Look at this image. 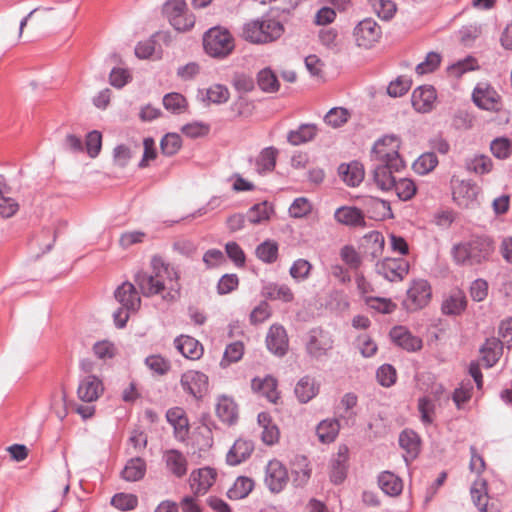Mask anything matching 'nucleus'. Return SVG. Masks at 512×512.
<instances>
[{
	"label": "nucleus",
	"instance_id": "obj_11",
	"mask_svg": "<svg viewBox=\"0 0 512 512\" xmlns=\"http://www.w3.org/2000/svg\"><path fill=\"white\" fill-rule=\"evenodd\" d=\"M473 102L481 109L498 111L500 109V95L488 84H478L472 93Z\"/></svg>",
	"mask_w": 512,
	"mask_h": 512
},
{
	"label": "nucleus",
	"instance_id": "obj_50",
	"mask_svg": "<svg viewBox=\"0 0 512 512\" xmlns=\"http://www.w3.org/2000/svg\"><path fill=\"white\" fill-rule=\"evenodd\" d=\"M244 353V345L240 341H236L227 345L223 359L221 360V366L226 367L231 363L238 362Z\"/></svg>",
	"mask_w": 512,
	"mask_h": 512
},
{
	"label": "nucleus",
	"instance_id": "obj_52",
	"mask_svg": "<svg viewBox=\"0 0 512 512\" xmlns=\"http://www.w3.org/2000/svg\"><path fill=\"white\" fill-rule=\"evenodd\" d=\"M312 265L306 259H297L293 262L290 267L289 273L293 279L296 281H304L306 280L311 272Z\"/></svg>",
	"mask_w": 512,
	"mask_h": 512
},
{
	"label": "nucleus",
	"instance_id": "obj_55",
	"mask_svg": "<svg viewBox=\"0 0 512 512\" xmlns=\"http://www.w3.org/2000/svg\"><path fill=\"white\" fill-rule=\"evenodd\" d=\"M412 81L406 76H399L391 81L387 87V93L391 97H401L408 92Z\"/></svg>",
	"mask_w": 512,
	"mask_h": 512
},
{
	"label": "nucleus",
	"instance_id": "obj_35",
	"mask_svg": "<svg viewBox=\"0 0 512 512\" xmlns=\"http://www.w3.org/2000/svg\"><path fill=\"white\" fill-rule=\"evenodd\" d=\"M278 150L273 147H266L261 150L256 158V170L259 174L270 173L275 169Z\"/></svg>",
	"mask_w": 512,
	"mask_h": 512
},
{
	"label": "nucleus",
	"instance_id": "obj_5",
	"mask_svg": "<svg viewBox=\"0 0 512 512\" xmlns=\"http://www.w3.org/2000/svg\"><path fill=\"white\" fill-rule=\"evenodd\" d=\"M205 52L214 58H225L234 49L233 38L227 29L213 27L203 37Z\"/></svg>",
	"mask_w": 512,
	"mask_h": 512
},
{
	"label": "nucleus",
	"instance_id": "obj_24",
	"mask_svg": "<svg viewBox=\"0 0 512 512\" xmlns=\"http://www.w3.org/2000/svg\"><path fill=\"white\" fill-rule=\"evenodd\" d=\"M399 445L405 451V461L409 462L418 456L420 438L413 430L405 429L399 435Z\"/></svg>",
	"mask_w": 512,
	"mask_h": 512
},
{
	"label": "nucleus",
	"instance_id": "obj_64",
	"mask_svg": "<svg viewBox=\"0 0 512 512\" xmlns=\"http://www.w3.org/2000/svg\"><path fill=\"white\" fill-rule=\"evenodd\" d=\"M185 10H187L185 0H168L163 6V14L169 22L172 18L178 17Z\"/></svg>",
	"mask_w": 512,
	"mask_h": 512
},
{
	"label": "nucleus",
	"instance_id": "obj_60",
	"mask_svg": "<svg viewBox=\"0 0 512 512\" xmlns=\"http://www.w3.org/2000/svg\"><path fill=\"white\" fill-rule=\"evenodd\" d=\"M340 257L351 269H358L362 264L359 253L351 245H345L341 248Z\"/></svg>",
	"mask_w": 512,
	"mask_h": 512
},
{
	"label": "nucleus",
	"instance_id": "obj_16",
	"mask_svg": "<svg viewBox=\"0 0 512 512\" xmlns=\"http://www.w3.org/2000/svg\"><path fill=\"white\" fill-rule=\"evenodd\" d=\"M266 346L277 356H284L288 350V336L283 326L272 325L266 336Z\"/></svg>",
	"mask_w": 512,
	"mask_h": 512
},
{
	"label": "nucleus",
	"instance_id": "obj_30",
	"mask_svg": "<svg viewBox=\"0 0 512 512\" xmlns=\"http://www.w3.org/2000/svg\"><path fill=\"white\" fill-rule=\"evenodd\" d=\"M251 386L254 391L259 392L272 403H276L279 399L277 380L272 376H266L264 379L254 378Z\"/></svg>",
	"mask_w": 512,
	"mask_h": 512
},
{
	"label": "nucleus",
	"instance_id": "obj_49",
	"mask_svg": "<svg viewBox=\"0 0 512 512\" xmlns=\"http://www.w3.org/2000/svg\"><path fill=\"white\" fill-rule=\"evenodd\" d=\"M392 189L402 201L410 200L416 193L415 183L407 178H400L399 180L396 179L395 185H393Z\"/></svg>",
	"mask_w": 512,
	"mask_h": 512
},
{
	"label": "nucleus",
	"instance_id": "obj_58",
	"mask_svg": "<svg viewBox=\"0 0 512 512\" xmlns=\"http://www.w3.org/2000/svg\"><path fill=\"white\" fill-rule=\"evenodd\" d=\"M206 97L212 103L222 104L228 101L230 93L226 86L214 84L206 90Z\"/></svg>",
	"mask_w": 512,
	"mask_h": 512
},
{
	"label": "nucleus",
	"instance_id": "obj_43",
	"mask_svg": "<svg viewBox=\"0 0 512 512\" xmlns=\"http://www.w3.org/2000/svg\"><path fill=\"white\" fill-rule=\"evenodd\" d=\"M466 168L476 174H487L493 168V162L487 155H475L470 159L466 160Z\"/></svg>",
	"mask_w": 512,
	"mask_h": 512
},
{
	"label": "nucleus",
	"instance_id": "obj_22",
	"mask_svg": "<svg viewBox=\"0 0 512 512\" xmlns=\"http://www.w3.org/2000/svg\"><path fill=\"white\" fill-rule=\"evenodd\" d=\"M338 174L343 182L351 187L358 186L363 181L365 176L364 167L358 161H352L348 164H341L338 167Z\"/></svg>",
	"mask_w": 512,
	"mask_h": 512
},
{
	"label": "nucleus",
	"instance_id": "obj_7",
	"mask_svg": "<svg viewBox=\"0 0 512 512\" xmlns=\"http://www.w3.org/2000/svg\"><path fill=\"white\" fill-rule=\"evenodd\" d=\"M432 288L426 279H415L411 282L403 306L409 312L425 308L431 301Z\"/></svg>",
	"mask_w": 512,
	"mask_h": 512
},
{
	"label": "nucleus",
	"instance_id": "obj_14",
	"mask_svg": "<svg viewBox=\"0 0 512 512\" xmlns=\"http://www.w3.org/2000/svg\"><path fill=\"white\" fill-rule=\"evenodd\" d=\"M436 98L435 88L431 85H423L413 91L411 102L417 112L428 113L433 109Z\"/></svg>",
	"mask_w": 512,
	"mask_h": 512
},
{
	"label": "nucleus",
	"instance_id": "obj_1",
	"mask_svg": "<svg viewBox=\"0 0 512 512\" xmlns=\"http://www.w3.org/2000/svg\"><path fill=\"white\" fill-rule=\"evenodd\" d=\"M495 242L489 236H475L452 246L451 256L458 266L472 267L492 259Z\"/></svg>",
	"mask_w": 512,
	"mask_h": 512
},
{
	"label": "nucleus",
	"instance_id": "obj_57",
	"mask_svg": "<svg viewBox=\"0 0 512 512\" xmlns=\"http://www.w3.org/2000/svg\"><path fill=\"white\" fill-rule=\"evenodd\" d=\"M477 61L472 56H467L463 60H459L456 63L448 67L450 74L455 77H461L464 73L477 69Z\"/></svg>",
	"mask_w": 512,
	"mask_h": 512
},
{
	"label": "nucleus",
	"instance_id": "obj_10",
	"mask_svg": "<svg viewBox=\"0 0 512 512\" xmlns=\"http://www.w3.org/2000/svg\"><path fill=\"white\" fill-rule=\"evenodd\" d=\"M376 272L390 282L401 281L409 272V264L403 258H386L376 264Z\"/></svg>",
	"mask_w": 512,
	"mask_h": 512
},
{
	"label": "nucleus",
	"instance_id": "obj_36",
	"mask_svg": "<svg viewBox=\"0 0 512 512\" xmlns=\"http://www.w3.org/2000/svg\"><path fill=\"white\" fill-rule=\"evenodd\" d=\"M263 295L267 299L282 300L283 302H291L294 299L292 290L286 284L269 283L264 286Z\"/></svg>",
	"mask_w": 512,
	"mask_h": 512
},
{
	"label": "nucleus",
	"instance_id": "obj_33",
	"mask_svg": "<svg viewBox=\"0 0 512 512\" xmlns=\"http://www.w3.org/2000/svg\"><path fill=\"white\" fill-rule=\"evenodd\" d=\"M340 423L336 418L322 420L316 427V433L321 443H332L338 436Z\"/></svg>",
	"mask_w": 512,
	"mask_h": 512
},
{
	"label": "nucleus",
	"instance_id": "obj_17",
	"mask_svg": "<svg viewBox=\"0 0 512 512\" xmlns=\"http://www.w3.org/2000/svg\"><path fill=\"white\" fill-rule=\"evenodd\" d=\"M392 341L408 352H415L422 348V340L414 336L407 328L396 326L390 331Z\"/></svg>",
	"mask_w": 512,
	"mask_h": 512
},
{
	"label": "nucleus",
	"instance_id": "obj_53",
	"mask_svg": "<svg viewBox=\"0 0 512 512\" xmlns=\"http://www.w3.org/2000/svg\"><path fill=\"white\" fill-rule=\"evenodd\" d=\"M490 150L498 159H507L512 154V142L504 137L496 138L491 142Z\"/></svg>",
	"mask_w": 512,
	"mask_h": 512
},
{
	"label": "nucleus",
	"instance_id": "obj_42",
	"mask_svg": "<svg viewBox=\"0 0 512 512\" xmlns=\"http://www.w3.org/2000/svg\"><path fill=\"white\" fill-rule=\"evenodd\" d=\"M255 253L262 262L272 264L278 258V244L273 240H266L257 246Z\"/></svg>",
	"mask_w": 512,
	"mask_h": 512
},
{
	"label": "nucleus",
	"instance_id": "obj_20",
	"mask_svg": "<svg viewBox=\"0 0 512 512\" xmlns=\"http://www.w3.org/2000/svg\"><path fill=\"white\" fill-rule=\"evenodd\" d=\"M319 389L320 385L316 379L305 375L296 383L294 393L300 403L306 404L318 395Z\"/></svg>",
	"mask_w": 512,
	"mask_h": 512
},
{
	"label": "nucleus",
	"instance_id": "obj_32",
	"mask_svg": "<svg viewBox=\"0 0 512 512\" xmlns=\"http://www.w3.org/2000/svg\"><path fill=\"white\" fill-rule=\"evenodd\" d=\"M348 458V447L346 445H340L336 456L331 460V473L333 480H345L347 477Z\"/></svg>",
	"mask_w": 512,
	"mask_h": 512
},
{
	"label": "nucleus",
	"instance_id": "obj_2",
	"mask_svg": "<svg viewBox=\"0 0 512 512\" xmlns=\"http://www.w3.org/2000/svg\"><path fill=\"white\" fill-rule=\"evenodd\" d=\"M151 272L138 271L134 281L145 297H151L164 291L167 282H177L178 272L160 256H153L151 259Z\"/></svg>",
	"mask_w": 512,
	"mask_h": 512
},
{
	"label": "nucleus",
	"instance_id": "obj_28",
	"mask_svg": "<svg viewBox=\"0 0 512 512\" xmlns=\"http://www.w3.org/2000/svg\"><path fill=\"white\" fill-rule=\"evenodd\" d=\"M482 360L487 367L494 366L503 353V344L500 339L491 337L487 338L480 348Z\"/></svg>",
	"mask_w": 512,
	"mask_h": 512
},
{
	"label": "nucleus",
	"instance_id": "obj_31",
	"mask_svg": "<svg viewBox=\"0 0 512 512\" xmlns=\"http://www.w3.org/2000/svg\"><path fill=\"white\" fill-rule=\"evenodd\" d=\"M467 306V299L464 292L457 290L447 296L441 305L445 315H460Z\"/></svg>",
	"mask_w": 512,
	"mask_h": 512
},
{
	"label": "nucleus",
	"instance_id": "obj_29",
	"mask_svg": "<svg viewBox=\"0 0 512 512\" xmlns=\"http://www.w3.org/2000/svg\"><path fill=\"white\" fill-rule=\"evenodd\" d=\"M166 419L173 426L177 438L183 439L188 434L189 423L185 411L182 408H170L166 412Z\"/></svg>",
	"mask_w": 512,
	"mask_h": 512
},
{
	"label": "nucleus",
	"instance_id": "obj_44",
	"mask_svg": "<svg viewBox=\"0 0 512 512\" xmlns=\"http://www.w3.org/2000/svg\"><path fill=\"white\" fill-rule=\"evenodd\" d=\"M438 165L437 156L433 152H426L420 155L413 163V169L420 175L431 172Z\"/></svg>",
	"mask_w": 512,
	"mask_h": 512
},
{
	"label": "nucleus",
	"instance_id": "obj_21",
	"mask_svg": "<svg viewBox=\"0 0 512 512\" xmlns=\"http://www.w3.org/2000/svg\"><path fill=\"white\" fill-rule=\"evenodd\" d=\"M217 417L227 425H233L238 420V407L235 401L226 395L218 397L216 403Z\"/></svg>",
	"mask_w": 512,
	"mask_h": 512
},
{
	"label": "nucleus",
	"instance_id": "obj_13",
	"mask_svg": "<svg viewBox=\"0 0 512 512\" xmlns=\"http://www.w3.org/2000/svg\"><path fill=\"white\" fill-rule=\"evenodd\" d=\"M479 187L471 180H460L453 185V200L461 207L471 206L477 199Z\"/></svg>",
	"mask_w": 512,
	"mask_h": 512
},
{
	"label": "nucleus",
	"instance_id": "obj_62",
	"mask_svg": "<svg viewBox=\"0 0 512 512\" xmlns=\"http://www.w3.org/2000/svg\"><path fill=\"white\" fill-rule=\"evenodd\" d=\"M418 410L421 414V420L425 424L433 422V414L435 411L434 401L429 397H421L418 400Z\"/></svg>",
	"mask_w": 512,
	"mask_h": 512
},
{
	"label": "nucleus",
	"instance_id": "obj_19",
	"mask_svg": "<svg viewBox=\"0 0 512 512\" xmlns=\"http://www.w3.org/2000/svg\"><path fill=\"white\" fill-rule=\"evenodd\" d=\"M335 220L349 227H365L366 221L363 212L355 206H342L334 213Z\"/></svg>",
	"mask_w": 512,
	"mask_h": 512
},
{
	"label": "nucleus",
	"instance_id": "obj_61",
	"mask_svg": "<svg viewBox=\"0 0 512 512\" xmlns=\"http://www.w3.org/2000/svg\"><path fill=\"white\" fill-rule=\"evenodd\" d=\"M287 470L285 466L278 460L269 461L266 466L265 480H287Z\"/></svg>",
	"mask_w": 512,
	"mask_h": 512
},
{
	"label": "nucleus",
	"instance_id": "obj_39",
	"mask_svg": "<svg viewBox=\"0 0 512 512\" xmlns=\"http://www.w3.org/2000/svg\"><path fill=\"white\" fill-rule=\"evenodd\" d=\"M146 473V463L140 457L130 459L122 470L123 480H142Z\"/></svg>",
	"mask_w": 512,
	"mask_h": 512
},
{
	"label": "nucleus",
	"instance_id": "obj_63",
	"mask_svg": "<svg viewBox=\"0 0 512 512\" xmlns=\"http://www.w3.org/2000/svg\"><path fill=\"white\" fill-rule=\"evenodd\" d=\"M376 377L380 385L390 387L396 382V370L390 364H384L377 370Z\"/></svg>",
	"mask_w": 512,
	"mask_h": 512
},
{
	"label": "nucleus",
	"instance_id": "obj_27",
	"mask_svg": "<svg viewBox=\"0 0 512 512\" xmlns=\"http://www.w3.org/2000/svg\"><path fill=\"white\" fill-rule=\"evenodd\" d=\"M318 133V127L313 123H305L297 129L290 130L287 134V141L293 146H299L312 141Z\"/></svg>",
	"mask_w": 512,
	"mask_h": 512
},
{
	"label": "nucleus",
	"instance_id": "obj_56",
	"mask_svg": "<svg viewBox=\"0 0 512 512\" xmlns=\"http://www.w3.org/2000/svg\"><path fill=\"white\" fill-rule=\"evenodd\" d=\"M440 62H441V56L439 53H436L433 51L429 52L426 55L425 60L420 62L416 66V72L419 75H424V74L434 72L439 67Z\"/></svg>",
	"mask_w": 512,
	"mask_h": 512
},
{
	"label": "nucleus",
	"instance_id": "obj_4",
	"mask_svg": "<svg viewBox=\"0 0 512 512\" xmlns=\"http://www.w3.org/2000/svg\"><path fill=\"white\" fill-rule=\"evenodd\" d=\"M378 163L373 169V180L376 186L382 191L392 190L395 185L396 177L394 173L400 172L405 163L399 153L395 151L391 154L382 153L381 159H375Z\"/></svg>",
	"mask_w": 512,
	"mask_h": 512
},
{
	"label": "nucleus",
	"instance_id": "obj_9",
	"mask_svg": "<svg viewBox=\"0 0 512 512\" xmlns=\"http://www.w3.org/2000/svg\"><path fill=\"white\" fill-rule=\"evenodd\" d=\"M381 28L376 21L366 18L354 28V37L357 46L371 48L380 38Z\"/></svg>",
	"mask_w": 512,
	"mask_h": 512
},
{
	"label": "nucleus",
	"instance_id": "obj_12",
	"mask_svg": "<svg viewBox=\"0 0 512 512\" xmlns=\"http://www.w3.org/2000/svg\"><path fill=\"white\" fill-rule=\"evenodd\" d=\"M115 299L127 312H136L141 306V298L134 284L123 282L114 292Z\"/></svg>",
	"mask_w": 512,
	"mask_h": 512
},
{
	"label": "nucleus",
	"instance_id": "obj_3",
	"mask_svg": "<svg viewBox=\"0 0 512 512\" xmlns=\"http://www.w3.org/2000/svg\"><path fill=\"white\" fill-rule=\"evenodd\" d=\"M284 32L282 23L272 17L263 16L260 19L246 22L241 30V37L252 44H264L280 38Z\"/></svg>",
	"mask_w": 512,
	"mask_h": 512
},
{
	"label": "nucleus",
	"instance_id": "obj_41",
	"mask_svg": "<svg viewBox=\"0 0 512 512\" xmlns=\"http://www.w3.org/2000/svg\"><path fill=\"white\" fill-rule=\"evenodd\" d=\"M366 242V252L370 254L372 259L380 257L384 250V236L379 231H370L364 237Z\"/></svg>",
	"mask_w": 512,
	"mask_h": 512
},
{
	"label": "nucleus",
	"instance_id": "obj_6",
	"mask_svg": "<svg viewBox=\"0 0 512 512\" xmlns=\"http://www.w3.org/2000/svg\"><path fill=\"white\" fill-rule=\"evenodd\" d=\"M334 347L332 334L321 327L310 329L305 336V351L315 360L328 357Z\"/></svg>",
	"mask_w": 512,
	"mask_h": 512
},
{
	"label": "nucleus",
	"instance_id": "obj_26",
	"mask_svg": "<svg viewBox=\"0 0 512 512\" xmlns=\"http://www.w3.org/2000/svg\"><path fill=\"white\" fill-rule=\"evenodd\" d=\"M253 449L254 446L251 441L238 439L228 451L226 461L229 465H238L251 455Z\"/></svg>",
	"mask_w": 512,
	"mask_h": 512
},
{
	"label": "nucleus",
	"instance_id": "obj_59",
	"mask_svg": "<svg viewBox=\"0 0 512 512\" xmlns=\"http://www.w3.org/2000/svg\"><path fill=\"white\" fill-rule=\"evenodd\" d=\"M254 482H233L227 490V497L231 500H240L248 496L253 490Z\"/></svg>",
	"mask_w": 512,
	"mask_h": 512
},
{
	"label": "nucleus",
	"instance_id": "obj_54",
	"mask_svg": "<svg viewBox=\"0 0 512 512\" xmlns=\"http://www.w3.org/2000/svg\"><path fill=\"white\" fill-rule=\"evenodd\" d=\"M365 303L369 308L383 314H390L396 308V305L390 299L381 297L367 296L365 297Z\"/></svg>",
	"mask_w": 512,
	"mask_h": 512
},
{
	"label": "nucleus",
	"instance_id": "obj_38",
	"mask_svg": "<svg viewBox=\"0 0 512 512\" xmlns=\"http://www.w3.org/2000/svg\"><path fill=\"white\" fill-rule=\"evenodd\" d=\"M400 140L395 135H386L379 139L373 146L372 152L375 159H381L382 153L391 154L392 152L399 153Z\"/></svg>",
	"mask_w": 512,
	"mask_h": 512
},
{
	"label": "nucleus",
	"instance_id": "obj_51",
	"mask_svg": "<svg viewBox=\"0 0 512 512\" xmlns=\"http://www.w3.org/2000/svg\"><path fill=\"white\" fill-rule=\"evenodd\" d=\"M181 137L176 133H167L160 142L161 152L166 156L175 155L181 148Z\"/></svg>",
	"mask_w": 512,
	"mask_h": 512
},
{
	"label": "nucleus",
	"instance_id": "obj_18",
	"mask_svg": "<svg viewBox=\"0 0 512 512\" xmlns=\"http://www.w3.org/2000/svg\"><path fill=\"white\" fill-rule=\"evenodd\" d=\"M174 346L185 358L198 360L202 357L204 349L202 344L189 335H180L175 338Z\"/></svg>",
	"mask_w": 512,
	"mask_h": 512
},
{
	"label": "nucleus",
	"instance_id": "obj_48",
	"mask_svg": "<svg viewBox=\"0 0 512 512\" xmlns=\"http://www.w3.org/2000/svg\"><path fill=\"white\" fill-rule=\"evenodd\" d=\"M111 505L120 511H130L137 507L138 498L130 493H117L111 498Z\"/></svg>",
	"mask_w": 512,
	"mask_h": 512
},
{
	"label": "nucleus",
	"instance_id": "obj_34",
	"mask_svg": "<svg viewBox=\"0 0 512 512\" xmlns=\"http://www.w3.org/2000/svg\"><path fill=\"white\" fill-rule=\"evenodd\" d=\"M166 467L177 478H181L186 474L187 461L185 456L177 450L166 451L163 456Z\"/></svg>",
	"mask_w": 512,
	"mask_h": 512
},
{
	"label": "nucleus",
	"instance_id": "obj_8",
	"mask_svg": "<svg viewBox=\"0 0 512 512\" xmlns=\"http://www.w3.org/2000/svg\"><path fill=\"white\" fill-rule=\"evenodd\" d=\"M180 385L184 392L200 400L208 391L209 380L203 372L188 370L181 375Z\"/></svg>",
	"mask_w": 512,
	"mask_h": 512
},
{
	"label": "nucleus",
	"instance_id": "obj_40",
	"mask_svg": "<svg viewBox=\"0 0 512 512\" xmlns=\"http://www.w3.org/2000/svg\"><path fill=\"white\" fill-rule=\"evenodd\" d=\"M257 84L265 93H275L280 87L276 74L269 67L258 72Z\"/></svg>",
	"mask_w": 512,
	"mask_h": 512
},
{
	"label": "nucleus",
	"instance_id": "obj_45",
	"mask_svg": "<svg viewBox=\"0 0 512 512\" xmlns=\"http://www.w3.org/2000/svg\"><path fill=\"white\" fill-rule=\"evenodd\" d=\"M375 13L383 20H390L397 11L393 0H368Z\"/></svg>",
	"mask_w": 512,
	"mask_h": 512
},
{
	"label": "nucleus",
	"instance_id": "obj_47",
	"mask_svg": "<svg viewBox=\"0 0 512 512\" xmlns=\"http://www.w3.org/2000/svg\"><path fill=\"white\" fill-rule=\"evenodd\" d=\"M163 105L166 110L174 113V114H180L184 112L187 101L185 97L176 92L168 93L163 97Z\"/></svg>",
	"mask_w": 512,
	"mask_h": 512
},
{
	"label": "nucleus",
	"instance_id": "obj_46",
	"mask_svg": "<svg viewBox=\"0 0 512 512\" xmlns=\"http://www.w3.org/2000/svg\"><path fill=\"white\" fill-rule=\"evenodd\" d=\"M349 118L350 113L346 108L334 107L324 116V122L332 128H339L343 126Z\"/></svg>",
	"mask_w": 512,
	"mask_h": 512
},
{
	"label": "nucleus",
	"instance_id": "obj_23",
	"mask_svg": "<svg viewBox=\"0 0 512 512\" xmlns=\"http://www.w3.org/2000/svg\"><path fill=\"white\" fill-rule=\"evenodd\" d=\"M471 499L475 507L481 512H498L493 505L489 506L487 482H473L470 488Z\"/></svg>",
	"mask_w": 512,
	"mask_h": 512
},
{
	"label": "nucleus",
	"instance_id": "obj_15",
	"mask_svg": "<svg viewBox=\"0 0 512 512\" xmlns=\"http://www.w3.org/2000/svg\"><path fill=\"white\" fill-rule=\"evenodd\" d=\"M103 391L101 379L95 375H87L80 380L77 394L80 400L91 403L96 401Z\"/></svg>",
	"mask_w": 512,
	"mask_h": 512
},
{
	"label": "nucleus",
	"instance_id": "obj_25",
	"mask_svg": "<svg viewBox=\"0 0 512 512\" xmlns=\"http://www.w3.org/2000/svg\"><path fill=\"white\" fill-rule=\"evenodd\" d=\"M364 204L371 219L384 220L393 218L390 203L386 200L376 197H368Z\"/></svg>",
	"mask_w": 512,
	"mask_h": 512
},
{
	"label": "nucleus",
	"instance_id": "obj_37",
	"mask_svg": "<svg viewBox=\"0 0 512 512\" xmlns=\"http://www.w3.org/2000/svg\"><path fill=\"white\" fill-rule=\"evenodd\" d=\"M274 213L273 206L267 201L253 205L246 214V218L252 224H261L270 219Z\"/></svg>",
	"mask_w": 512,
	"mask_h": 512
}]
</instances>
